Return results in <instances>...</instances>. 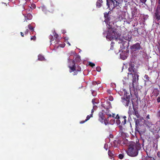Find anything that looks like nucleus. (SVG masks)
Wrapping results in <instances>:
<instances>
[{"instance_id":"nucleus-1","label":"nucleus","mask_w":160,"mask_h":160,"mask_svg":"<svg viewBox=\"0 0 160 160\" xmlns=\"http://www.w3.org/2000/svg\"><path fill=\"white\" fill-rule=\"evenodd\" d=\"M106 19L104 21L107 24V27L109 29L106 37V38H108L110 40L112 39L118 40L120 39L121 34L118 32L117 29L112 28L114 23L110 22V18L107 17L106 18L104 15Z\"/></svg>"},{"instance_id":"nucleus-2","label":"nucleus","mask_w":160,"mask_h":160,"mask_svg":"<svg viewBox=\"0 0 160 160\" xmlns=\"http://www.w3.org/2000/svg\"><path fill=\"white\" fill-rule=\"evenodd\" d=\"M140 147L135 143H132L130 144L127 151V154L130 156L134 157L137 156L138 154V151Z\"/></svg>"},{"instance_id":"nucleus-3","label":"nucleus","mask_w":160,"mask_h":160,"mask_svg":"<svg viewBox=\"0 0 160 160\" xmlns=\"http://www.w3.org/2000/svg\"><path fill=\"white\" fill-rule=\"evenodd\" d=\"M126 117L125 116H119L118 114H117L115 117L116 119V122L118 125H120V128L122 125H124L126 123Z\"/></svg>"},{"instance_id":"nucleus-4","label":"nucleus","mask_w":160,"mask_h":160,"mask_svg":"<svg viewBox=\"0 0 160 160\" xmlns=\"http://www.w3.org/2000/svg\"><path fill=\"white\" fill-rule=\"evenodd\" d=\"M71 63L72 65H70L69 66V68L70 69L69 72L70 73L73 72V75H76L77 74L78 72H80L81 71V68L78 67L76 68L75 66V62L74 60L71 61Z\"/></svg>"},{"instance_id":"nucleus-5","label":"nucleus","mask_w":160,"mask_h":160,"mask_svg":"<svg viewBox=\"0 0 160 160\" xmlns=\"http://www.w3.org/2000/svg\"><path fill=\"white\" fill-rule=\"evenodd\" d=\"M119 4L116 0H107V5L109 10L112 9L119 5Z\"/></svg>"},{"instance_id":"nucleus-6","label":"nucleus","mask_w":160,"mask_h":160,"mask_svg":"<svg viewBox=\"0 0 160 160\" xmlns=\"http://www.w3.org/2000/svg\"><path fill=\"white\" fill-rule=\"evenodd\" d=\"M122 102L123 104L125 106H128L132 104V102L130 101V97L129 95L127 96V95L124 94L123 97H122Z\"/></svg>"},{"instance_id":"nucleus-7","label":"nucleus","mask_w":160,"mask_h":160,"mask_svg":"<svg viewBox=\"0 0 160 160\" xmlns=\"http://www.w3.org/2000/svg\"><path fill=\"white\" fill-rule=\"evenodd\" d=\"M132 84L131 87L133 89L135 88V87L137 85L138 81L139 80V75H138V72H136L134 74L132 75Z\"/></svg>"},{"instance_id":"nucleus-8","label":"nucleus","mask_w":160,"mask_h":160,"mask_svg":"<svg viewBox=\"0 0 160 160\" xmlns=\"http://www.w3.org/2000/svg\"><path fill=\"white\" fill-rule=\"evenodd\" d=\"M122 38L120 37V39L119 40L121 41H124V40H127L129 42L131 41L132 38V36L128 32H125L122 35Z\"/></svg>"},{"instance_id":"nucleus-9","label":"nucleus","mask_w":160,"mask_h":160,"mask_svg":"<svg viewBox=\"0 0 160 160\" xmlns=\"http://www.w3.org/2000/svg\"><path fill=\"white\" fill-rule=\"evenodd\" d=\"M154 18L157 21L160 20V6H158L154 15Z\"/></svg>"},{"instance_id":"nucleus-10","label":"nucleus","mask_w":160,"mask_h":160,"mask_svg":"<svg viewBox=\"0 0 160 160\" xmlns=\"http://www.w3.org/2000/svg\"><path fill=\"white\" fill-rule=\"evenodd\" d=\"M131 48L132 51L133 52L137 50H139L141 48L140 45L138 42L133 44Z\"/></svg>"},{"instance_id":"nucleus-11","label":"nucleus","mask_w":160,"mask_h":160,"mask_svg":"<svg viewBox=\"0 0 160 160\" xmlns=\"http://www.w3.org/2000/svg\"><path fill=\"white\" fill-rule=\"evenodd\" d=\"M132 104L133 107V111L132 110V108H131V107L130 106H129V110L128 111V113L130 116L132 115H136V112H137L136 109L135 108L133 107V102L132 103Z\"/></svg>"},{"instance_id":"nucleus-12","label":"nucleus","mask_w":160,"mask_h":160,"mask_svg":"<svg viewBox=\"0 0 160 160\" xmlns=\"http://www.w3.org/2000/svg\"><path fill=\"white\" fill-rule=\"evenodd\" d=\"M128 71L129 72L128 73V75H132L133 74H134V73H135L136 72H138L135 68L132 67H129L128 68Z\"/></svg>"},{"instance_id":"nucleus-13","label":"nucleus","mask_w":160,"mask_h":160,"mask_svg":"<svg viewBox=\"0 0 160 160\" xmlns=\"http://www.w3.org/2000/svg\"><path fill=\"white\" fill-rule=\"evenodd\" d=\"M102 106L105 109H109L112 108L111 102L108 101H107L105 104H102Z\"/></svg>"},{"instance_id":"nucleus-14","label":"nucleus","mask_w":160,"mask_h":160,"mask_svg":"<svg viewBox=\"0 0 160 160\" xmlns=\"http://www.w3.org/2000/svg\"><path fill=\"white\" fill-rule=\"evenodd\" d=\"M99 118L98 120L101 122L103 123L104 119L105 117L103 114L102 112H99L98 114Z\"/></svg>"},{"instance_id":"nucleus-15","label":"nucleus","mask_w":160,"mask_h":160,"mask_svg":"<svg viewBox=\"0 0 160 160\" xmlns=\"http://www.w3.org/2000/svg\"><path fill=\"white\" fill-rule=\"evenodd\" d=\"M23 15L24 16L25 19L24 21H27V20H30L32 18V15L30 13H28L27 15H24L23 14Z\"/></svg>"},{"instance_id":"nucleus-16","label":"nucleus","mask_w":160,"mask_h":160,"mask_svg":"<svg viewBox=\"0 0 160 160\" xmlns=\"http://www.w3.org/2000/svg\"><path fill=\"white\" fill-rule=\"evenodd\" d=\"M119 135L120 137H122L123 138H125L126 136V133L124 132L122 127L120 128Z\"/></svg>"},{"instance_id":"nucleus-17","label":"nucleus","mask_w":160,"mask_h":160,"mask_svg":"<svg viewBox=\"0 0 160 160\" xmlns=\"http://www.w3.org/2000/svg\"><path fill=\"white\" fill-rule=\"evenodd\" d=\"M41 9L42 11L44 13L47 15H48L49 14L48 11L47 10L46 8L44 6H43L41 7Z\"/></svg>"},{"instance_id":"nucleus-18","label":"nucleus","mask_w":160,"mask_h":160,"mask_svg":"<svg viewBox=\"0 0 160 160\" xmlns=\"http://www.w3.org/2000/svg\"><path fill=\"white\" fill-rule=\"evenodd\" d=\"M156 128L157 129L160 130V120L157 122L156 123Z\"/></svg>"},{"instance_id":"nucleus-19","label":"nucleus","mask_w":160,"mask_h":160,"mask_svg":"<svg viewBox=\"0 0 160 160\" xmlns=\"http://www.w3.org/2000/svg\"><path fill=\"white\" fill-rule=\"evenodd\" d=\"M102 0L101 2L99 1L98 0V1L96 2L97 7L98 8H100L102 6Z\"/></svg>"},{"instance_id":"nucleus-20","label":"nucleus","mask_w":160,"mask_h":160,"mask_svg":"<svg viewBox=\"0 0 160 160\" xmlns=\"http://www.w3.org/2000/svg\"><path fill=\"white\" fill-rule=\"evenodd\" d=\"M137 12V9H134L132 12V17H135Z\"/></svg>"},{"instance_id":"nucleus-21","label":"nucleus","mask_w":160,"mask_h":160,"mask_svg":"<svg viewBox=\"0 0 160 160\" xmlns=\"http://www.w3.org/2000/svg\"><path fill=\"white\" fill-rule=\"evenodd\" d=\"M45 58L44 57L41 55H39L38 56V60L39 61H42L44 60Z\"/></svg>"},{"instance_id":"nucleus-22","label":"nucleus","mask_w":160,"mask_h":160,"mask_svg":"<svg viewBox=\"0 0 160 160\" xmlns=\"http://www.w3.org/2000/svg\"><path fill=\"white\" fill-rule=\"evenodd\" d=\"M109 118H104L103 122H104V123L106 125H107L109 123Z\"/></svg>"},{"instance_id":"nucleus-23","label":"nucleus","mask_w":160,"mask_h":160,"mask_svg":"<svg viewBox=\"0 0 160 160\" xmlns=\"http://www.w3.org/2000/svg\"><path fill=\"white\" fill-rule=\"evenodd\" d=\"M54 11V8L52 6L51 7V8H50L49 10H48L49 13L50 12L51 13H53Z\"/></svg>"},{"instance_id":"nucleus-24","label":"nucleus","mask_w":160,"mask_h":160,"mask_svg":"<svg viewBox=\"0 0 160 160\" xmlns=\"http://www.w3.org/2000/svg\"><path fill=\"white\" fill-rule=\"evenodd\" d=\"M155 160V159L153 158L148 156L145 158V160Z\"/></svg>"},{"instance_id":"nucleus-25","label":"nucleus","mask_w":160,"mask_h":160,"mask_svg":"<svg viewBox=\"0 0 160 160\" xmlns=\"http://www.w3.org/2000/svg\"><path fill=\"white\" fill-rule=\"evenodd\" d=\"M93 116L92 114H91L90 115H88L86 117V119H85V121H87L90 119V118L92 117Z\"/></svg>"},{"instance_id":"nucleus-26","label":"nucleus","mask_w":160,"mask_h":160,"mask_svg":"<svg viewBox=\"0 0 160 160\" xmlns=\"http://www.w3.org/2000/svg\"><path fill=\"white\" fill-rule=\"evenodd\" d=\"M129 67H132L133 68H135L134 66V63L133 62H131L130 63H129Z\"/></svg>"},{"instance_id":"nucleus-27","label":"nucleus","mask_w":160,"mask_h":160,"mask_svg":"<svg viewBox=\"0 0 160 160\" xmlns=\"http://www.w3.org/2000/svg\"><path fill=\"white\" fill-rule=\"evenodd\" d=\"M108 155L110 157H112L113 155V154L112 153V152L110 150H109L108 151Z\"/></svg>"},{"instance_id":"nucleus-28","label":"nucleus","mask_w":160,"mask_h":160,"mask_svg":"<svg viewBox=\"0 0 160 160\" xmlns=\"http://www.w3.org/2000/svg\"><path fill=\"white\" fill-rule=\"evenodd\" d=\"M28 28L31 31H34V28L32 27L30 24H29L28 25Z\"/></svg>"},{"instance_id":"nucleus-29","label":"nucleus","mask_w":160,"mask_h":160,"mask_svg":"<svg viewBox=\"0 0 160 160\" xmlns=\"http://www.w3.org/2000/svg\"><path fill=\"white\" fill-rule=\"evenodd\" d=\"M144 78L145 79H146L147 81H149V78L148 75L146 74L144 76Z\"/></svg>"},{"instance_id":"nucleus-30","label":"nucleus","mask_w":160,"mask_h":160,"mask_svg":"<svg viewBox=\"0 0 160 160\" xmlns=\"http://www.w3.org/2000/svg\"><path fill=\"white\" fill-rule=\"evenodd\" d=\"M36 39V37L35 36H32L31 37V40H33V41H35Z\"/></svg>"},{"instance_id":"nucleus-31","label":"nucleus","mask_w":160,"mask_h":160,"mask_svg":"<svg viewBox=\"0 0 160 160\" xmlns=\"http://www.w3.org/2000/svg\"><path fill=\"white\" fill-rule=\"evenodd\" d=\"M115 120L114 119H111L110 120L109 123L110 124L113 125L115 122Z\"/></svg>"},{"instance_id":"nucleus-32","label":"nucleus","mask_w":160,"mask_h":160,"mask_svg":"<svg viewBox=\"0 0 160 160\" xmlns=\"http://www.w3.org/2000/svg\"><path fill=\"white\" fill-rule=\"evenodd\" d=\"M124 157V155L123 154H119L118 155V158L120 159H122Z\"/></svg>"},{"instance_id":"nucleus-33","label":"nucleus","mask_w":160,"mask_h":160,"mask_svg":"<svg viewBox=\"0 0 160 160\" xmlns=\"http://www.w3.org/2000/svg\"><path fill=\"white\" fill-rule=\"evenodd\" d=\"M30 8L32 9L35 8H36V5L34 3H32L31 4Z\"/></svg>"},{"instance_id":"nucleus-34","label":"nucleus","mask_w":160,"mask_h":160,"mask_svg":"<svg viewBox=\"0 0 160 160\" xmlns=\"http://www.w3.org/2000/svg\"><path fill=\"white\" fill-rule=\"evenodd\" d=\"M157 116L158 118H160V109L158 111Z\"/></svg>"},{"instance_id":"nucleus-35","label":"nucleus","mask_w":160,"mask_h":160,"mask_svg":"<svg viewBox=\"0 0 160 160\" xmlns=\"http://www.w3.org/2000/svg\"><path fill=\"white\" fill-rule=\"evenodd\" d=\"M53 35L55 38H57L58 37V35L56 32L53 33Z\"/></svg>"},{"instance_id":"nucleus-36","label":"nucleus","mask_w":160,"mask_h":160,"mask_svg":"<svg viewBox=\"0 0 160 160\" xmlns=\"http://www.w3.org/2000/svg\"><path fill=\"white\" fill-rule=\"evenodd\" d=\"M89 65L92 67H93L95 66V64L91 62H89Z\"/></svg>"},{"instance_id":"nucleus-37","label":"nucleus","mask_w":160,"mask_h":160,"mask_svg":"<svg viewBox=\"0 0 160 160\" xmlns=\"http://www.w3.org/2000/svg\"><path fill=\"white\" fill-rule=\"evenodd\" d=\"M108 99L109 101H112L113 100V98L112 96H110L109 97Z\"/></svg>"},{"instance_id":"nucleus-38","label":"nucleus","mask_w":160,"mask_h":160,"mask_svg":"<svg viewBox=\"0 0 160 160\" xmlns=\"http://www.w3.org/2000/svg\"><path fill=\"white\" fill-rule=\"evenodd\" d=\"M96 70L98 72H100L101 71V68L100 67H98L96 68Z\"/></svg>"},{"instance_id":"nucleus-39","label":"nucleus","mask_w":160,"mask_h":160,"mask_svg":"<svg viewBox=\"0 0 160 160\" xmlns=\"http://www.w3.org/2000/svg\"><path fill=\"white\" fill-rule=\"evenodd\" d=\"M49 38L51 40H50V42L52 41L53 40V37L52 36V35H50L49 36Z\"/></svg>"},{"instance_id":"nucleus-40","label":"nucleus","mask_w":160,"mask_h":160,"mask_svg":"<svg viewBox=\"0 0 160 160\" xmlns=\"http://www.w3.org/2000/svg\"><path fill=\"white\" fill-rule=\"evenodd\" d=\"M106 109V111L105 112L106 114V115H107L108 114V113H109V109Z\"/></svg>"},{"instance_id":"nucleus-41","label":"nucleus","mask_w":160,"mask_h":160,"mask_svg":"<svg viewBox=\"0 0 160 160\" xmlns=\"http://www.w3.org/2000/svg\"><path fill=\"white\" fill-rule=\"evenodd\" d=\"M65 43H63L62 44H60L59 46L61 48H64L65 47Z\"/></svg>"},{"instance_id":"nucleus-42","label":"nucleus","mask_w":160,"mask_h":160,"mask_svg":"<svg viewBox=\"0 0 160 160\" xmlns=\"http://www.w3.org/2000/svg\"><path fill=\"white\" fill-rule=\"evenodd\" d=\"M97 108V107L96 106H94L93 107V108ZM94 111V110L93 109H92V111H91V114H93V112Z\"/></svg>"},{"instance_id":"nucleus-43","label":"nucleus","mask_w":160,"mask_h":160,"mask_svg":"<svg viewBox=\"0 0 160 160\" xmlns=\"http://www.w3.org/2000/svg\"><path fill=\"white\" fill-rule=\"evenodd\" d=\"M29 32V30L28 29H27L25 31V32L24 33L25 35L27 34Z\"/></svg>"},{"instance_id":"nucleus-44","label":"nucleus","mask_w":160,"mask_h":160,"mask_svg":"<svg viewBox=\"0 0 160 160\" xmlns=\"http://www.w3.org/2000/svg\"><path fill=\"white\" fill-rule=\"evenodd\" d=\"M157 101L158 102H160V97H159L157 98Z\"/></svg>"},{"instance_id":"nucleus-45","label":"nucleus","mask_w":160,"mask_h":160,"mask_svg":"<svg viewBox=\"0 0 160 160\" xmlns=\"http://www.w3.org/2000/svg\"><path fill=\"white\" fill-rule=\"evenodd\" d=\"M108 116V118H109L112 117V115L110 113H108L107 115Z\"/></svg>"},{"instance_id":"nucleus-46","label":"nucleus","mask_w":160,"mask_h":160,"mask_svg":"<svg viewBox=\"0 0 160 160\" xmlns=\"http://www.w3.org/2000/svg\"><path fill=\"white\" fill-rule=\"evenodd\" d=\"M140 2L142 3H144L146 2L147 0H140Z\"/></svg>"},{"instance_id":"nucleus-47","label":"nucleus","mask_w":160,"mask_h":160,"mask_svg":"<svg viewBox=\"0 0 160 160\" xmlns=\"http://www.w3.org/2000/svg\"><path fill=\"white\" fill-rule=\"evenodd\" d=\"M158 52L160 55V45L159 46H158Z\"/></svg>"},{"instance_id":"nucleus-48","label":"nucleus","mask_w":160,"mask_h":160,"mask_svg":"<svg viewBox=\"0 0 160 160\" xmlns=\"http://www.w3.org/2000/svg\"><path fill=\"white\" fill-rule=\"evenodd\" d=\"M87 121H85H85H82L80 122V123L81 124H82L84 123L85 122H86Z\"/></svg>"},{"instance_id":"nucleus-49","label":"nucleus","mask_w":160,"mask_h":160,"mask_svg":"<svg viewBox=\"0 0 160 160\" xmlns=\"http://www.w3.org/2000/svg\"><path fill=\"white\" fill-rule=\"evenodd\" d=\"M115 114H112V117L114 118H115Z\"/></svg>"},{"instance_id":"nucleus-50","label":"nucleus","mask_w":160,"mask_h":160,"mask_svg":"<svg viewBox=\"0 0 160 160\" xmlns=\"http://www.w3.org/2000/svg\"><path fill=\"white\" fill-rule=\"evenodd\" d=\"M146 118L148 119H149L150 117H149V115L148 114V115L147 117H146Z\"/></svg>"},{"instance_id":"nucleus-51","label":"nucleus","mask_w":160,"mask_h":160,"mask_svg":"<svg viewBox=\"0 0 160 160\" xmlns=\"http://www.w3.org/2000/svg\"><path fill=\"white\" fill-rule=\"evenodd\" d=\"M21 35L22 37H23L24 36V34L22 32H20Z\"/></svg>"},{"instance_id":"nucleus-52","label":"nucleus","mask_w":160,"mask_h":160,"mask_svg":"<svg viewBox=\"0 0 160 160\" xmlns=\"http://www.w3.org/2000/svg\"><path fill=\"white\" fill-rule=\"evenodd\" d=\"M92 102L93 104H94L95 99H93L92 100Z\"/></svg>"},{"instance_id":"nucleus-53","label":"nucleus","mask_w":160,"mask_h":160,"mask_svg":"<svg viewBox=\"0 0 160 160\" xmlns=\"http://www.w3.org/2000/svg\"><path fill=\"white\" fill-rule=\"evenodd\" d=\"M92 94L93 96H95V94L94 93V91H93L92 92Z\"/></svg>"},{"instance_id":"nucleus-54","label":"nucleus","mask_w":160,"mask_h":160,"mask_svg":"<svg viewBox=\"0 0 160 160\" xmlns=\"http://www.w3.org/2000/svg\"><path fill=\"white\" fill-rule=\"evenodd\" d=\"M159 94L158 92H157L155 94V96L157 97Z\"/></svg>"},{"instance_id":"nucleus-55","label":"nucleus","mask_w":160,"mask_h":160,"mask_svg":"<svg viewBox=\"0 0 160 160\" xmlns=\"http://www.w3.org/2000/svg\"><path fill=\"white\" fill-rule=\"evenodd\" d=\"M113 48V46L112 45V43H111V47L110 49H112Z\"/></svg>"},{"instance_id":"nucleus-56","label":"nucleus","mask_w":160,"mask_h":160,"mask_svg":"<svg viewBox=\"0 0 160 160\" xmlns=\"http://www.w3.org/2000/svg\"><path fill=\"white\" fill-rule=\"evenodd\" d=\"M158 3L159 4V5H158V6H160V0H158Z\"/></svg>"},{"instance_id":"nucleus-57","label":"nucleus","mask_w":160,"mask_h":160,"mask_svg":"<svg viewBox=\"0 0 160 160\" xmlns=\"http://www.w3.org/2000/svg\"><path fill=\"white\" fill-rule=\"evenodd\" d=\"M149 125L150 126L151 125H152V123L151 122L148 123Z\"/></svg>"},{"instance_id":"nucleus-58","label":"nucleus","mask_w":160,"mask_h":160,"mask_svg":"<svg viewBox=\"0 0 160 160\" xmlns=\"http://www.w3.org/2000/svg\"><path fill=\"white\" fill-rule=\"evenodd\" d=\"M31 0H26V1H30Z\"/></svg>"},{"instance_id":"nucleus-59","label":"nucleus","mask_w":160,"mask_h":160,"mask_svg":"<svg viewBox=\"0 0 160 160\" xmlns=\"http://www.w3.org/2000/svg\"><path fill=\"white\" fill-rule=\"evenodd\" d=\"M102 0H98V1H100L101 2V1H102Z\"/></svg>"},{"instance_id":"nucleus-60","label":"nucleus","mask_w":160,"mask_h":160,"mask_svg":"<svg viewBox=\"0 0 160 160\" xmlns=\"http://www.w3.org/2000/svg\"><path fill=\"white\" fill-rule=\"evenodd\" d=\"M137 130V131H138V132H140V131H139V130Z\"/></svg>"},{"instance_id":"nucleus-61","label":"nucleus","mask_w":160,"mask_h":160,"mask_svg":"<svg viewBox=\"0 0 160 160\" xmlns=\"http://www.w3.org/2000/svg\"><path fill=\"white\" fill-rule=\"evenodd\" d=\"M105 149H106V150H107L108 149V148H105Z\"/></svg>"},{"instance_id":"nucleus-62","label":"nucleus","mask_w":160,"mask_h":160,"mask_svg":"<svg viewBox=\"0 0 160 160\" xmlns=\"http://www.w3.org/2000/svg\"><path fill=\"white\" fill-rule=\"evenodd\" d=\"M12 0H9V1H12Z\"/></svg>"},{"instance_id":"nucleus-63","label":"nucleus","mask_w":160,"mask_h":160,"mask_svg":"<svg viewBox=\"0 0 160 160\" xmlns=\"http://www.w3.org/2000/svg\"><path fill=\"white\" fill-rule=\"evenodd\" d=\"M68 44H69V45H70V44L69 43H68Z\"/></svg>"},{"instance_id":"nucleus-64","label":"nucleus","mask_w":160,"mask_h":160,"mask_svg":"<svg viewBox=\"0 0 160 160\" xmlns=\"http://www.w3.org/2000/svg\"><path fill=\"white\" fill-rule=\"evenodd\" d=\"M107 15L108 16V14H107Z\"/></svg>"}]
</instances>
